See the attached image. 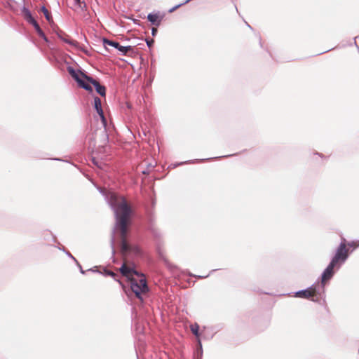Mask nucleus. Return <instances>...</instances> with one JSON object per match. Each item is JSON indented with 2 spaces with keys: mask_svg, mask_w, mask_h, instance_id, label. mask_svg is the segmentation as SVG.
I'll return each instance as SVG.
<instances>
[{
  "mask_svg": "<svg viewBox=\"0 0 359 359\" xmlns=\"http://www.w3.org/2000/svg\"><path fill=\"white\" fill-rule=\"evenodd\" d=\"M198 345H199V349L198 350V352L201 355L202 353H203V350H202V345H201V340L198 339Z\"/></svg>",
  "mask_w": 359,
  "mask_h": 359,
  "instance_id": "4be33fe9",
  "label": "nucleus"
},
{
  "mask_svg": "<svg viewBox=\"0 0 359 359\" xmlns=\"http://www.w3.org/2000/svg\"><path fill=\"white\" fill-rule=\"evenodd\" d=\"M120 271L122 273V275L130 277L132 275L135 274L137 276H140L141 273H139L137 271H135L133 268H131L130 266H128L126 264H123L121 269Z\"/></svg>",
  "mask_w": 359,
  "mask_h": 359,
  "instance_id": "1a4fd4ad",
  "label": "nucleus"
},
{
  "mask_svg": "<svg viewBox=\"0 0 359 359\" xmlns=\"http://www.w3.org/2000/svg\"><path fill=\"white\" fill-rule=\"evenodd\" d=\"M189 276H195V277H197V278H207L209 276V274L207 275V276H195V275H192L191 273H189Z\"/></svg>",
  "mask_w": 359,
  "mask_h": 359,
  "instance_id": "b1692460",
  "label": "nucleus"
},
{
  "mask_svg": "<svg viewBox=\"0 0 359 359\" xmlns=\"http://www.w3.org/2000/svg\"><path fill=\"white\" fill-rule=\"evenodd\" d=\"M57 248L60 250H62L63 252L65 251V248L64 247H60V246H58Z\"/></svg>",
  "mask_w": 359,
  "mask_h": 359,
  "instance_id": "a878e982",
  "label": "nucleus"
},
{
  "mask_svg": "<svg viewBox=\"0 0 359 359\" xmlns=\"http://www.w3.org/2000/svg\"><path fill=\"white\" fill-rule=\"evenodd\" d=\"M191 330L196 337H199V326L197 323L191 325Z\"/></svg>",
  "mask_w": 359,
  "mask_h": 359,
  "instance_id": "2eb2a0df",
  "label": "nucleus"
},
{
  "mask_svg": "<svg viewBox=\"0 0 359 359\" xmlns=\"http://www.w3.org/2000/svg\"><path fill=\"white\" fill-rule=\"evenodd\" d=\"M88 271H93V272H100L98 270H95L94 269H90Z\"/></svg>",
  "mask_w": 359,
  "mask_h": 359,
  "instance_id": "bb28decb",
  "label": "nucleus"
},
{
  "mask_svg": "<svg viewBox=\"0 0 359 359\" xmlns=\"http://www.w3.org/2000/svg\"><path fill=\"white\" fill-rule=\"evenodd\" d=\"M348 258V250L346 248V240L341 238V243L336 249L334 255L331 259V262L337 266V270L346 262Z\"/></svg>",
  "mask_w": 359,
  "mask_h": 359,
  "instance_id": "39448f33",
  "label": "nucleus"
},
{
  "mask_svg": "<svg viewBox=\"0 0 359 359\" xmlns=\"http://www.w3.org/2000/svg\"><path fill=\"white\" fill-rule=\"evenodd\" d=\"M41 11L43 13L46 19L47 20V21L49 23H53V20L52 15H51L50 13L48 11V10L45 6H43L41 8Z\"/></svg>",
  "mask_w": 359,
  "mask_h": 359,
  "instance_id": "f8f14e48",
  "label": "nucleus"
},
{
  "mask_svg": "<svg viewBox=\"0 0 359 359\" xmlns=\"http://www.w3.org/2000/svg\"><path fill=\"white\" fill-rule=\"evenodd\" d=\"M154 40L153 39H151V40H147V43L149 47H151V46L153 45L154 43Z\"/></svg>",
  "mask_w": 359,
  "mask_h": 359,
  "instance_id": "5701e85b",
  "label": "nucleus"
},
{
  "mask_svg": "<svg viewBox=\"0 0 359 359\" xmlns=\"http://www.w3.org/2000/svg\"><path fill=\"white\" fill-rule=\"evenodd\" d=\"M104 43L105 45H109L117 48L119 51L126 54L128 50H130V46H121L118 42L110 41L108 39H104Z\"/></svg>",
  "mask_w": 359,
  "mask_h": 359,
  "instance_id": "6e6552de",
  "label": "nucleus"
},
{
  "mask_svg": "<svg viewBox=\"0 0 359 359\" xmlns=\"http://www.w3.org/2000/svg\"><path fill=\"white\" fill-rule=\"evenodd\" d=\"M138 277L140 278L139 280H136L135 278L130 279V288L131 290L135 293V296L139 299L142 301V294L146 293L148 291V286L146 278L142 273H141V275Z\"/></svg>",
  "mask_w": 359,
  "mask_h": 359,
  "instance_id": "423d86ee",
  "label": "nucleus"
},
{
  "mask_svg": "<svg viewBox=\"0 0 359 359\" xmlns=\"http://www.w3.org/2000/svg\"><path fill=\"white\" fill-rule=\"evenodd\" d=\"M148 20L156 26H158L161 22V18L157 13H149L147 16Z\"/></svg>",
  "mask_w": 359,
  "mask_h": 359,
  "instance_id": "9b49d317",
  "label": "nucleus"
},
{
  "mask_svg": "<svg viewBox=\"0 0 359 359\" xmlns=\"http://www.w3.org/2000/svg\"><path fill=\"white\" fill-rule=\"evenodd\" d=\"M26 17H27V20L32 23L33 25H34V22H36L31 15V14L29 13H28L27 15H26Z\"/></svg>",
  "mask_w": 359,
  "mask_h": 359,
  "instance_id": "a211bd4d",
  "label": "nucleus"
},
{
  "mask_svg": "<svg viewBox=\"0 0 359 359\" xmlns=\"http://www.w3.org/2000/svg\"><path fill=\"white\" fill-rule=\"evenodd\" d=\"M69 258H71L72 260H74V262H76L77 260L67 250H65L64 252Z\"/></svg>",
  "mask_w": 359,
  "mask_h": 359,
  "instance_id": "aec40b11",
  "label": "nucleus"
},
{
  "mask_svg": "<svg viewBox=\"0 0 359 359\" xmlns=\"http://www.w3.org/2000/svg\"><path fill=\"white\" fill-rule=\"evenodd\" d=\"M324 294V286L320 285V283L313 284L311 287L299 290L294 293V297L311 299L314 302H318L323 297Z\"/></svg>",
  "mask_w": 359,
  "mask_h": 359,
  "instance_id": "20e7f679",
  "label": "nucleus"
},
{
  "mask_svg": "<svg viewBox=\"0 0 359 359\" xmlns=\"http://www.w3.org/2000/svg\"><path fill=\"white\" fill-rule=\"evenodd\" d=\"M334 269H337V266L330 262L321 275V283L320 285L325 287V282L333 277Z\"/></svg>",
  "mask_w": 359,
  "mask_h": 359,
  "instance_id": "0eeeda50",
  "label": "nucleus"
},
{
  "mask_svg": "<svg viewBox=\"0 0 359 359\" xmlns=\"http://www.w3.org/2000/svg\"><path fill=\"white\" fill-rule=\"evenodd\" d=\"M93 161L94 162V163L97 164V163L95 161V159H93Z\"/></svg>",
  "mask_w": 359,
  "mask_h": 359,
  "instance_id": "cd10ccee",
  "label": "nucleus"
},
{
  "mask_svg": "<svg viewBox=\"0 0 359 359\" xmlns=\"http://www.w3.org/2000/svg\"><path fill=\"white\" fill-rule=\"evenodd\" d=\"M156 32H157V29L155 27H153L152 28V35L154 36Z\"/></svg>",
  "mask_w": 359,
  "mask_h": 359,
  "instance_id": "393cba45",
  "label": "nucleus"
},
{
  "mask_svg": "<svg viewBox=\"0 0 359 359\" xmlns=\"http://www.w3.org/2000/svg\"><path fill=\"white\" fill-rule=\"evenodd\" d=\"M60 38L65 42H66L72 46L76 45V41H75L74 40H71L68 36H62L60 35Z\"/></svg>",
  "mask_w": 359,
  "mask_h": 359,
  "instance_id": "4468645a",
  "label": "nucleus"
},
{
  "mask_svg": "<svg viewBox=\"0 0 359 359\" xmlns=\"http://www.w3.org/2000/svg\"><path fill=\"white\" fill-rule=\"evenodd\" d=\"M75 263L76 264L77 266L79 268L80 272H81L82 274H85V273H86V271H85L84 270H83L82 266H81V265L79 263V262H78V261H76Z\"/></svg>",
  "mask_w": 359,
  "mask_h": 359,
  "instance_id": "412c9836",
  "label": "nucleus"
},
{
  "mask_svg": "<svg viewBox=\"0 0 359 359\" xmlns=\"http://www.w3.org/2000/svg\"><path fill=\"white\" fill-rule=\"evenodd\" d=\"M34 27H35V29H36V32H38V34H39V36H44L43 32H42L39 24L36 22H34Z\"/></svg>",
  "mask_w": 359,
  "mask_h": 359,
  "instance_id": "f3484780",
  "label": "nucleus"
},
{
  "mask_svg": "<svg viewBox=\"0 0 359 359\" xmlns=\"http://www.w3.org/2000/svg\"><path fill=\"white\" fill-rule=\"evenodd\" d=\"M107 199L114 210L116 224H128L133 215V210L126 200L113 192L109 193Z\"/></svg>",
  "mask_w": 359,
  "mask_h": 359,
  "instance_id": "f03ea898",
  "label": "nucleus"
},
{
  "mask_svg": "<svg viewBox=\"0 0 359 359\" xmlns=\"http://www.w3.org/2000/svg\"><path fill=\"white\" fill-rule=\"evenodd\" d=\"M75 1V4L79 6L81 8L83 9V6L82 5H83V7L86 6V4L83 3V2H81V0H74Z\"/></svg>",
  "mask_w": 359,
  "mask_h": 359,
  "instance_id": "6ab92c4d",
  "label": "nucleus"
},
{
  "mask_svg": "<svg viewBox=\"0 0 359 359\" xmlns=\"http://www.w3.org/2000/svg\"><path fill=\"white\" fill-rule=\"evenodd\" d=\"M346 246L351 247V248H357L359 247V241H351V242H346Z\"/></svg>",
  "mask_w": 359,
  "mask_h": 359,
  "instance_id": "dca6fc26",
  "label": "nucleus"
},
{
  "mask_svg": "<svg viewBox=\"0 0 359 359\" xmlns=\"http://www.w3.org/2000/svg\"><path fill=\"white\" fill-rule=\"evenodd\" d=\"M68 72L76 80L80 87L88 91H92V87L90 83H92L96 89L97 93L101 96L104 97L106 95V88L104 86H101L98 81L91 77L86 76L81 71H76L72 67H68Z\"/></svg>",
  "mask_w": 359,
  "mask_h": 359,
  "instance_id": "7ed1b4c3",
  "label": "nucleus"
},
{
  "mask_svg": "<svg viewBox=\"0 0 359 359\" xmlns=\"http://www.w3.org/2000/svg\"><path fill=\"white\" fill-rule=\"evenodd\" d=\"M130 226H114L111 237V247L113 259H114L116 252L115 243L118 241L121 242V253L123 257L128 255L129 253H133L135 256L141 255V250L138 246L130 245L126 241V238L130 231Z\"/></svg>",
  "mask_w": 359,
  "mask_h": 359,
  "instance_id": "f257e3e1",
  "label": "nucleus"
},
{
  "mask_svg": "<svg viewBox=\"0 0 359 359\" xmlns=\"http://www.w3.org/2000/svg\"><path fill=\"white\" fill-rule=\"evenodd\" d=\"M94 107H95L97 114L100 116L102 121L103 122L104 124H105L106 119H105V117L104 115L103 110L102 109L101 100L98 97H95L94 98Z\"/></svg>",
  "mask_w": 359,
  "mask_h": 359,
  "instance_id": "9d476101",
  "label": "nucleus"
},
{
  "mask_svg": "<svg viewBox=\"0 0 359 359\" xmlns=\"http://www.w3.org/2000/svg\"><path fill=\"white\" fill-rule=\"evenodd\" d=\"M100 273L104 274L105 276H111V277L114 278L115 280H116V277L117 276V275L112 271H109L107 269H104L103 272H100ZM117 281L121 283V282L118 280H117Z\"/></svg>",
  "mask_w": 359,
  "mask_h": 359,
  "instance_id": "ddd939ff",
  "label": "nucleus"
}]
</instances>
